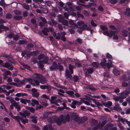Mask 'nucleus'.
Segmentation results:
<instances>
[{"instance_id": "obj_1", "label": "nucleus", "mask_w": 130, "mask_h": 130, "mask_svg": "<svg viewBox=\"0 0 130 130\" xmlns=\"http://www.w3.org/2000/svg\"><path fill=\"white\" fill-rule=\"evenodd\" d=\"M130 93V88H128L125 91L122 92L118 94L120 95L121 96L119 97L117 96L114 97L113 99L116 102L119 101L120 99H123L125 98Z\"/></svg>"}, {"instance_id": "obj_2", "label": "nucleus", "mask_w": 130, "mask_h": 130, "mask_svg": "<svg viewBox=\"0 0 130 130\" xmlns=\"http://www.w3.org/2000/svg\"><path fill=\"white\" fill-rule=\"evenodd\" d=\"M29 81V82L30 84L33 86H35L36 85L38 86L40 84L39 81L36 80L35 78H30Z\"/></svg>"}, {"instance_id": "obj_3", "label": "nucleus", "mask_w": 130, "mask_h": 130, "mask_svg": "<svg viewBox=\"0 0 130 130\" xmlns=\"http://www.w3.org/2000/svg\"><path fill=\"white\" fill-rule=\"evenodd\" d=\"M86 99L89 101L91 100L93 101L94 103L96 105L97 107L99 109L100 108V106H103L102 104L100 102H99L98 101H96L95 99H93L89 97Z\"/></svg>"}, {"instance_id": "obj_4", "label": "nucleus", "mask_w": 130, "mask_h": 130, "mask_svg": "<svg viewBox=\"0 0 130 130\" xmlns=\"http://www.w3.org/2000/svg\"><path fill=\"white\" fill-rule=\"evenodd\" d=\"M58 18H60V19H59L58 20L59 22H61L62 23V24L63 25L67 26L68 24V22L66 20H63V18L62 15L58 16Z\"/></svg>"}, {"instance_id": "obj_5", "label": "nucleus", "mask_w": 130, "mask_h": 130, "mask_svg": "<svg viewBox=\"0 0 130 130\" xmlns=\"http://www.w3.org/2000/svg\"><path fill=\"white\" fill-rule=\"evenodd\" d=\"M3 67L8 68V69L10 70H13V69L14 67L13 65L10 64L9 62H6L4 63L3 65Z\"/></svg>"}, {"instance_id": "obj_6", "label": "nucleus", "mask_w": 130, "mask_h": 130, "mask_svg": "<svg viewBox=\"0 0 130 130\" xmlns=\"http://www.w3.org/2000/svg\"><path fill=\"white\" fill-rule=\"evenodd\" d=\"M19 114L22 116V117L25 118L26 116H29L30 114V112L27 110H26L23 111V112H19Z\"/></svg>"}, {"instance_id": "obj_7", "label": "nucleus", "mask_w": 130, "mask_h": 130, "mask_svg": "<svg viewBox=\"0 0 130 130\" xmlns=\"http://www.w3.org/2000/svg\"><path fill=\"white\" fill-rule=\"evenodd\" d=\"M20 102L21 103L25 105L27 103L28 104L30 103V101L29 100L21 98H20Z\"/></svg>"}, {"instance_id": "obj_8", "label": "nucleus", "mask_w": 130, "mask_h": 130, "mask_svg": "<svg viewBox=\"0 0 130 130\" xmlns=\"http://www.w3.org/2000/svg\"><path fill=\"white\" fill-rule=\"evenodd\" d=\"M56 68H57V64L56 62H53V66L50 67V70L53 71Z\"/></svg>"}, {"instance_id": "obj_9", "label": "nucleus", "mask_w": 130, "mask_h": 130, "mask_svg": "<svg viewBox=\"0 0 130 130\" xmlns=\"http://www.w3.org/2000/svg\"><path fill=\"white\" fill-rule=\"evenodd\" d=\"M71 116L73 119L74 120H77L78 119V116L76 113H73L71 114Z\"/></svg>"}, {"instance_id": "obj_10", "label": "nucleus", "mask_w": 130, "mask_h": 130, "mask_svg": "<svg viewBox=\"0 0 130 130\" xmlns=\"http://www.w3.org/2000/svg\"><path fill=\"white\" fill-rule=\"evenodd\" d=\"M48 29L46 27H44L42 32L43 34L45 36H47L48 35L47 32H49Z\"/></svg>"}, {"instance_id": "obj_11", "label": "nucleus", "mask_w": 130, "mask_h": 130, "mask_svg": "<svg viewBox=\"0 0 130 130\" xmlns=\"http://www.w3.org/2000/svg\"><path fill=\"white\" fill-rule=\"evenodd\" d=\"M14 107L15 108L17 109V111H19L21 109V107L20 105L18 104L17 102H16L14 104Z\"/></svg>"}, {"instance_id": "obj_12", "label": "nucleus", "mask_w": 130, "mask_h": 130, "mask_svg": "<svg viewBox=\"0 0 130 130\" xmlns=\"http://www.w3.org/2000/svg\"><path fill=\"white\" fill-rule=\"evenodd\" d=\"M20 120L22 122L23 124H25L26 123H28V119H24L23 117H21L20 118Z\"/></svg>"}, {"instance_id": "obj_13", "label": "nucleus", "mask_w": 130, "mask_h": 130, "mask_svg": "<svg viewBox=\"0 0 130 130\" xmlns=\"http://www.w3.org/2000/svg\"><path fill=\"white\" fill-rule=\"evenodd\" d=\"M124 14L127 17H130V9L126 8Z\"/></svg>"}, {"instance_id": "obj_14", "label": "nucleus", "mask_w": 130, "mask_h": 130, "mask_svg": "<svg viewBox=\"0 0 130 130\" xmlns=\"http://www.w3.org/2000/svg\"><path fill=\"white\" fill-rule=\"evenodd\" d=\"M48 60V57H45L43 60L40 61L41 62H42L43 63L46 64L47 63Z\"/></svg>"}, {"instance_id": "obj_15", "label": "nucleus", "mask_w": 130, "mask_h": 130, "mask_svg": "<svg viewBox=\"0 0 130 130\" xmlns=\"http://www.w3.org/2000/svg\"><path fill=\"white\" fill-rule=\"evenodd\" d=\"M121 108L119 107V105L118 104H115V106L113 108V109L115 110H120Z\"/></svg>"}, {"instance_id": "obj_16", "label": "nucleus", "mask_w": 130, "mask_h": 130, "mask_svg": "<svg viewBox=\"0 0 130 130\" xmlns=\"http://www.w3.org/2000/svg\"><path fill=\"white\" fill-rule=\"evenodd\" d=\"M66 93L68 95L72 96H73V95L74 94V92L73 91L70 90L66 91Z\"/></svg>"}, {"instance_id": "obj_17", "label": "nucleus", "mask_w": 130, "mask_h": 130, "mask_svg": "<svg viewBox=\"0 0 130 130\" xmlns=\"http://www.w3.org/2000/svg\"><path fill=\"white\" fill-rule=\"evenodd\" d=\"M23 81H21L20 80H19V82L17 83L18 85L19 86V87H21L22 85H23L25 84L24 83L25 80H23Z\"/></svg>"}, {"instance_id": "obj_18", "label": "nucleus", "mask_w": 130, "mask_h": 130, "mask_svg": "<svg viewBox=\"0 0 130 130\" xmlns=\"http://www.w3.org/2000/svg\"><path fill=\"white\" fill-rule=\"evenodd\" d=\"M73 66L71 64H69V69L70 71V72L71 74H73Z\"/></svg>"}, {"instance_id": "obj_19", "label": "nucleus", "mask_w": 130, "mask_h": 130, "mask_svg": "<svg viewBox=\"0 0 130 130\" xmlns=\"http://www.w3.org/2000/svg\"><path fill=\"white\" fill-rule=\"evenodd\" d=\"M100 27L101 29L103 31L105 30H107L108 29L107 27L105 25H101Z\"/></svg>"}, {"instance_id": "obj_20", "label": "nucleus", "mask_w": 130, "mask_h": 130, "mask_svg": "<svg viewBox=\"0 0 130 130\" xmlns=\"http://www.w3.org/2000/svg\"><path fill=\"white\" fill-rule=\"evenodd\" d=\"M43 63L39 61L38 62V64L39 66V68L42 70H43V68L44 67V65L43 64Z\"/></svg>"}, {"instance_id": "obj_21", "label": "nucleus", "mask_w": 130, "mask_h": 130, "mask_svg": "<svg viewBox=\"0 0 130 130\" xmlns=\"http://www.w3.org/2000/svg\"><path fill=\"white\" fill-rule=\"evenodd\" d=\"M108 62L106 63V67H107L108 69H109L110 68L112 67V65L111 64L109 63L108 62L111 63V64H112V62L111 60H110L109 59L108 60Z\"/></svg>"}, {"instance_id": "obj_22", "label": "nucleus", "mask_w": 130, "mask_h": 130, "mask_svg": "<svg viewBox=\"0 0 130 130\" xmlns=\"http://www.w3.org/2000/svg\"><path fill=\"white\" fill-rule=\"evenodd\" d=\"M113 73L116 75H119L120 72L119 71L116 69H114L112 70Z\"/></svg>"}, {"instance_id": "obj_23", "label": "nucleus", "mask_w": 130, "mask_h": 130, "mask_svg": "<svg viewBox=\"0 0 130 130\" xmlns=\"http://www.w3.org/2000/svg\"><path fill=\"white\" fill-rule=\"evenodd\" d=\"M98 123L97 120L93 119L91 121V123L92 125L95 126Z\"/></svg>"}, {"instance_id": "obj_24", "label": "nucleus", "mask_w": 130, "mask_h": 130, "mask_svg": "<svg viewBox=\"0 0 130 130\" xmlns=\"http://www.w3.org/2000/svg\"><path fill=\"white\" fill-rule=\"evenodd\" d=\"M26 108L29 110L31 113H34L35 111V109L32 107H27Z\"/></svg>"}, {"instance_id": "obj_25", "label": "nucleus", "mask_w": 130, "mask_h": 130, "mask_svg": "<svg viewBox=\"0 0 130 130\" xmlns=\"http://www.w3.org/2000/svg\"><path fill=\"white\" fill-rule=\"evenodd\" d=\"M66 74L67 78H70L72 77L71 75L69 72L68 70H66Z\"/></svg>"}, {"instance_id": "obj_26", "label": "nucleus", "mask_w": 130, "mask_h": 130, "mask_svg": "<svg viewBox=\"0 0 130 130\" xmlns=\"http://www.w3.org/2000/svg\"><path fill=\"white\" fill-rule=\"evenodd\" d=\"M27 43V41L24 40H19L18 42V44L22 45L25 44Z\"/></svg>"}, {"instance_id": "obj_27", "label": "nucleus", "mask_w": 130, "mask_h": 130, "mask_svg": "<svg viewBox=\"0 0 130 130\" xmlns=\"http://www.w3.org/2000/svg\"><path fill=\"white\" fill-rule=\"evenodd\" d=\"M61 39L63 42H65L66 40V38L65 36H57V39Z\"/></svg>"}, {"instance_id": "obj_28", "label": "nucleus", "mask_w": 130, "mask_h": 130, "mask_svg": "<svg viewBox=\"0 0 130 130\" xmlns=\"http://www.w3.org/2000/svg\"><path fill=\"white\" fill-rule=\"evenodd\" d=\"M92 65L94 67L96 68H97L98 67L99 65V63L96 62H93L92 63Z\"/></svg>"}, {"instance_id": "obj_29", "label": "nucleus", "mask_w": 130, "mask_h": 130, "mask_svg": "<svg viewBox=\"0 0 130 130\" xmlns=\"http://www.w3.org/2000/svg\"><path fill=\"white\" fill-rule=\"evenodd\" d=\"M13 18L14 20L19 21L22 19V17L21 16H15Z\"/></svg>"}, {"instance_id": "obj_30", "label": "nucleus", "mask_w": 130, "mask_h": 130, "mask_svg": "<svg viewBox=\"0 0 130 130\" xmlns=\"http://www.w3.org/2000/svg\"><path fill=\"white\" fill-rule=\"evenodd\" d=\"M12 17V15L10 13H8L6 14V18L7 19H10Z\"/></svg>"}, {"instance_id": "obj_31", "label": "nucleus", "mask_w": 130, "mask_h": 130, "mask_svg": "<svg viewBox=\"0 0 130 130\" xmlns=\"http://www.w3.org/2000/svg\"><path fill=\"white\" fill-rule=\"evenodd\" d=\"M32 56H36L39 54V52L38 51H34L31 52Z\"/></svg>"}, {"instance_id": "obj_32", "label": "nucleus", "mask_w": 130, "mask_h": 130, "mask_svg": "<svg viewBox=\"0 0 130 130\" xmlns=\"http://www.w3.org/2000/svg\"><path fill=\"white\" fill-rule=\"evenodd\" d=\"M87 71L89 74H91L93 72L94 70L93 69L89 68L87 69Z\"/></svg>"}, {"instance_id": "obj_33", "label": "nucleus", "mask_w": 130, "mask_h": 130, "mask_svg": "<svg viewBox=\"0 0 130 130\" xmlns=\"http://www.w3.org/2000/svg\"><path fill=\"white\" fill-rule=\"evenodd\" d=\"M65 119L67 122H69L70 121V116L69 114H67L66 116Z\"/></svg>"}, {"instance_id": "obj_34", "label": "nucleus", "mask_w": 130, "mask_h": 130, "mask_svg": "<svg viewBox=\"0 0 130 130\" xmlns=\"http://www.w3.org/2000/svg\"><path fill=\"white\" fill-rule=\"evenodd\" d=\"M87 120V117H83L80 119V123H83L86 121Z\"/></svg>"}, {"instance_id": "obj_35", "label": "nucleus", "mask_w": 130, "mask_h": 130, "mask_svg": "<svg viewBox=\"0 0 130 130\" xmlns=\"http://www.w3.org/2000/svg\"><path fill=\"white\" fill-rule=\"evenodd\" d=\"M60 63L59 62L58 63V68H57V70L58 69L60 71H61L63 70V66L60 65L59 64Z\"/></svg>"}, {"instance_id": "obj_36", "label": "nucleus", "mask_w": 130, "mask_h": 130, "mask_svg": "<svg viewBox=\"0 0 130 130\" xmlns=\"http://www.w3.org/2000/svg\"><path fill=\"white\" fill-rule=\"evenodd\" d=\"M23 7L25 9L27 10H28L29 9V5L26 4H23Z\"/></svg>"}, {"instance_id": "obj_37", "label": "nucleus", "mask_w": 130, "mask_h": 130, "mask_svg": "<svg viewBox=\"0 0 130 130\" xmlns=\"http://www.w3.org/2000/svg\"><path fill=\"white\" fill-rule=\"evenodd\" d=\"M60 120L61 121V123L63 124L66 123L67 122L65 119V118H63L62 115L61 117L60 118Z\"/></svg>"}, {"instance_id": "obj_38", "label": "nucleus", "mask_w": 130, "mask_h": 130, "mask_svg": "<svg viewBox=\"0 0 130 130\" xmlns=\"http://www.w3.org/2000/svg\"><path fill=\"white\" fill-rule=\"evenodd\" d=\"M128 32L127 31L125 30H123L122 32V34L123 36L124 37H127L128 36Z\"/></svg>"}, {"instance_id": "obj_39", "label": "nucleus", "mask_w": 130, "mask_h": 130, "mask_svg": "<svg viewBox=\"0 0 130 130\" xmlns=\"http://www.w3.org/2000/svg\"><path fill=\"white\" fill-rule=\"evenodd\" d=\"M79 79L77 75H74L73 81L74 82H77Z\"/></svg>"}, {"instance_id": "obj_40", "label": "nucleus", "mask_w": 130, "mask_h": 130, "mask_svg": "<svg viewBox=\"0 0 130 130\" xmlns=\"http://www.w3.org/2000/svg\"><path fill=\"white\" fill-rule=\"evenodd\" d=\"M66 35V32L65 31H62L61 33L60 34V33L58 32H57V36H65Z\"/></svg>"}, {"instance_id": "obj_41", "label": "nucleus", "mask_w": 130, "mask_h": 130, "mask_svg": "<svg viewBox=\"0 0 130 130\" xmlns=\"http://www.w3.org/2000/svg\"><path fill=\"white\" fill-rule=\"evenodd\" d=\"M100 124L99 123L96 126L93 127L92 130H96L100 128Z\"/></svg>"}, {"instance_id": "obj_42", "label": "nucleus", "mask_w": 130, "mask_h": 130, "mask_svg": "<svg viewBox=\"0 0 130 130\" xmlns=\"http://www.w3.org/2000/svg\"><path fill=\"white\" fill-rule=\"evenodd\" d=\"M34 75L35 76V79H39L40 78V75L39 74L36 73L34 74Z\"/></svg>"}, {"instance_id": "obj_43", "label": "nucleus", "mask_w": 130, "mask_h": 130, "mask_svg": "<svg viewBox=\"0 0 130 130\" xmlns=\"http://www.w3.org/2000/svg\"><path fill=\"white\" fill-rule=\"evenodd\" d=\"M31 95L34 97L37 98L39 95V92H36V93H32Z\"/></svg>"}, {"instance_id": "obj_44", "label": "nucleus", "mask_w": 130, "mask_h": 130, "mask_svg": "<svg viewBox=\"0 0 130 130\" xmlns=\"http://www.w3.org/2000/svg\"><path fill=\"white\" fill-rule=\"evenodd\" d=\"M109 2L112 4H116L118 1L117 0H109Z\"/></svg>"}, {"instance_id": "obj_45", "label": "nucleus", "mask_w": 130, "mask_h": 130, "mask_svg": "<svg viewBox=\"0 0 130 130\" xmlns=\"http://www.w3.org/2000/svg\"><path fill=\"white\" fill-rule=\"evenodd\" d=\"M32 102L33 103L35 104L36 105H38L39 104V102L38 101L35 99H32L31 100Z\"/></svg>"}, {"instance_id": "obj_46", "label": "nucleus", "mask_w": 130, "mask_h": 130, "mask_svg": "<svg viewBox=\"0 0 130 130\" xmlns=\"http://www.w3.org/2000/svg\"><path fill=\"white\" fill-rule=\"evenodd\" d=\"M23 66L26 69L28 70L29 71H30L31 69H30V67L26 64H24L23 65Z\"/></svg>"}, {"instance_id": "obj_47", "label": "nucleus", "mask_w": 130, "mask_h": 130, "mask_svg": "<svg viewBox=\"0 0 130 130\" xmlns=\"http://www.w3.org/2000/svg\"><path fill=\"white\" fill-rule=\"evenodd\" d=\"M44 56V55L43 54H40L38 56V59L39 60L43 59Z\"/></svg>"}, {"instance_id": "obj_48", "label": "nucleus", "mask_w": 130, "mask_h": 130, "mask_svg": "<svg viewBox=\"0 0 130 130\" xmlns=\"http://www.w3.org/2000/svg\"><path fill=\"white\" fill-rule=\"evenodd\" d=\"M107 121L106 120H104L102 122L101 124H100V127H103L107 123Z\"/></svg>"}, {"instance_id": "obj_49", "label": "nucleus", "mask_w": 130, "mask_h": 130, "mask_svg": "<svg viewBox=\"0 0 130 130\" xmlns=\"http://www.w3.org/2000/svg\"><path fill=\"white\" fill-rule=\"evenodd\" d=\"M100 64L103 68L106 67V63L104 62L101 61L100 63Z\"/></svg>"}, {"instance_id": "obj_50", "label": "nucleus", "mask_w": 130, "mask_h": 130, "mask_svg": "<svg viewBox=\"0 0 130 130\" xmlns=\"http://www.w3.org/2000/svg\"><path fill=\"white\" fill-rule=\"evenodd\" d=\"M77 17L78 18H81L82 19H83L84 18V16L81 13H80L78 12H77Z\"/></svg>"}, {"instance_id": "obj_51", "label": "nucleus", "mask_w": 130, "mask_h": 130, "mask_svg": "<svg viewBox=\"0 0 130 130\" xmlns=\"http://www.w3.org/2000/svg\"><path fill=\"white\" fill-rule=\"evenodd\" d=\"M87 87L88 89L92 91H94L95 90V88L94 87H92L90 85H88Z\"/></svg>"}, {"instance_id": "obj_52", "label": "nucleus", "mask_w": 130, "mask_h": 130, "mask_svg": "<svg viewBox=\"0 0 130 130\" xmlns=\"http://www.w3.org/2000/svg\"><path fill=\"white\" fill-rule=\"evenodd\" d=\"M45 3L46 4V5L48 6H50L52 5L51 4V2L50 1H45Z\"/></svg>"}, {"instance_id": "obj_53", "label": "nucleus", "mask_w": 130, "mask_h": 130, "mask_svg": "<svg viewBox=\"0 0 130 130\" xmlns=\"http://www.w3.org/2000/svg\"><path fill=\"white\" fill-rule=\"evenodd\" d=\"M19 38V36L18 35H16L13 37L14 40L17 41L18 40Z\"/></svg>"}, {"instance_id": "obj_54", "label": "nucleus", "mask_w": 130, "mask_h": 130, "mask_svg": "<svg viewBox=\"0 0 130 130\" xmlns=\"http://www.w3.org/2000/svg\"><path fill=\"white\" fill-rule=\"evenodd\" d=\"M77 25L79 26H82L84 24V21H81L80 22H77Z\"/></svg>"}, {"instance_id": "obj_55", "label": "nucleus", "mask_w": 130, "mask_h": 130, "mask_svg": "<svg viewBox=\"0 0 130 130\" xmlns=\"http://www.w3.org/2000/svg\"><path fill=\"white\" fill-rule=\"evenodd\" d=\"M121 79L124 80H127V76L126 74H124L121 77Z\"/></svg>"}, {"instance_id": "obj_56", "label": "nucleus", "mask_w": 130, "mask_h": 130, "mask_svg": "<svg viewBox=\"0 0 130 130\" xmlns=\"http://www.w3.org/2000/svg\"><path fill=\"white\" fill-rule=\"evenodd\" d=\"M27 51L26 50H23L22 51L21 55L23 57L25 55H26Z\"/></svg>"}, {"instance_id": "obj_57", "label": "nucleus", "mask_w": 130, "mask_h": 130, "mask_svg": "<svg viewBox=\"0 0 130 130\" xmlns=\"http://www.w3.org/2000/svg\"><path fill=\"white\" fill-rule=\"evenodd\" d=\"M14 12L15 14L18 15H20L21 13V12L20 11L18 10L15 11Z\"/></svg>"}, {"instance_id": "obj_58", "label": "nucleus", "mask_w": 130, "mask_h": 130, "mask_svg": "<svg viewBox=\"0 0 130 130\" xmlns=\"http://www.w3.org/2000/svg\"><path fill=\"white\" fill-rule=\"evenodd\" d=\"M75 65H76L77 67L78 68H80L82 66L81 63H79V62H76Z\"/></svg>"}, {"instance_id": "obj_59", "label": "nucleus", "mask_w": 130, "mask_h": 130, "mask_svg": "<svg viewBox=\"0 0 130 130\" xmlns=\"http://www.w3.org/2000/svg\"><path fill=\"white\" fill-rule=\"evenodd\" d=\"M11 117L13 119H14L16 120H17L20 117H18L17 116H15L12 115H10Z\"/></svg>"}, {"instance_id": "obj_60", "label": "nucleus", "mask_w": 130, "mask_h": 130, "mask_svg": "<svg viewBox=\"0 0 130 130\" xmlns=\"http://www.w3.org/2000/svg\"><path fill=\"white\" fill-rule=\"evenodd\" d=\"M14 34L13 33L9 34L7 36L8 38L11 39L14 36Z\"/></svg>"}, {"instance_id": "obj_61", "label": "nucleus", "mask_w": 130, "mask_h": 130, "mask_svg": "<svg viewBox=\"0 0 130 130\" xmlns=\"http://www.w3.org/2000/svg\"><path fill=\"white\" fill-rule=\"evenodd\" d=\"M29 51H28L27 53L26 54V57L27 58H29L31 56H32V54L31 52H29Z\"/></svg>"}, {"instance_id": "obj_62", "label": "nucleus", "mask_w": 130, "mask_h": 130, "mask_svg": "<svg viewBox=\"0 0 130 130\" xmlns=\"http://www.w3.org/2000/svg\"><path fill=\"white\" fill-rule=\"evenodd\" d=\"M42 96L43 98H45V99H47V100H49L50 98L49 96H48L46 95V94H43L42 95Z\"/></svg>"}, {"instance_id": "obj_63", "label": "nucleus", "mask_w": 130, "mask_h": 130, "mask_svg": "<svg viewBox=\"0 0 130 130\" xmlns=\"http://www.w3.org/2000/svg\"><path fill=\"white\" fill-rule=\"evenodd\" d=\"M32 61L34 64H35L37 62V59L36 58H34L32 59Z\"/></svg>"}, {"instance_id": "obj_64", "label": "nucleus", "mask_w": 130, "mask_h": 130, "mask_svg": "<svg viewBox=\"0 0 130 130\" xmlns=\"http://www.w3.org/2000/svg\"><path fill=\"white\" fill-rule=\"evenodd\" d=\"M6 75H11V73L10 71L9 70H6V72L5 73H4Z\"/></svg>"}]
</instances>
